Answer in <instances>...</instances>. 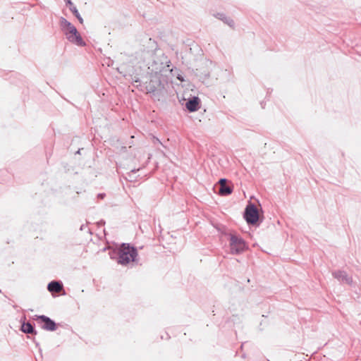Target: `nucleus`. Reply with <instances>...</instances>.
Instances as JSON below:
<instances>
[{"label": "nucleus", "mask_w": 361, "mask_h": 361, "mask_svg": "<svg viewBox=\"0 0 361 361\" xmlns=\"http://www.w3.org/2000/svg\"><path fill=\"white\" fill-rule=\"evenodd\" d=\"M59 25L68 41L77 46L83 47L85 45V42L82 39L80 32L71 22L68 21L65 18L61 17L59 20Z\"/></svg>", "instance_id": "obj_1"}, {"label": "nucleus", "mask_w": 361, "mask_h": 361, "mask_svg": "<svg viewBox=\"0 0 361 361\" xmlns=\"http://www.w3.org/2000/svg\"><path fill=\"white\" fill-rule=\"evenodd\" d=\"M161 58H165L164 54L161 57H159L153 52L147 54L145 59L147 60V68L150 74L157 75L161 73L164 70H166V68L169 67V64H164Z\"/></svg>", "instance_id": "obj_2"}, {"label": "nucleus", "mask_w": 361, "mask_h": 361, "mask_svg": "<svg viewBox=\"0 0 361 361\" xmlns=\"http://www.w3.org/2000/svg\"><path fill=\"white\" fill-rule=\"evenodd\" d=\"M137 256V251L129 245L123 244L119 250L118 263L127 264L133 262Z\"/></svg>", "instance_id": "obj_3"}, {"label": "nucleus", "mask_w": 361, "mask_h": 361, "mask_svg": "<svg viewBox=\"0 0 361 361\" xmlns=\"http://www.w3.org/2000/svg\"><path fill=\"white\" fill-rule=\"evenodd\" d=\"M230 248L232 254H239L245 251L247 246L241 238L232 235L230 238Z\"/></svg>", "instance_id": "obj_4"}, {"label": "nucleus", "mask_w": 361, "mask_h": 361, "mask_svg": "<svg viewBox=\"0 0 361 361\" xmlns=\"http://www.w3.org/2000/svg\"><path fill=\"white\" fill-rule=\"evenodd\" d=\"M245 218L247 223L254 224L259 219V214L258 210L255 205L252 204H249L246 208L245 212Z\"/></svg>", "instance_id": "obj_5"}, {"label": "nucleus", "mask_w": 361, "mask_h": 361, "mask_svg": "<svg viewBox=\"0 0 361 361\" xmlns=\"http://www.w3.org/2000/svg\"><path fill=\"white\" fill-rule=\"evenodd\" d=\"M333 276L343 283L352 285L353 278L344 271H335L332 273Z\"/></svg>", "instance_id": "obj_6"}, {"label": "nucleus", "mask_w": 361, "mask_h": 361, "mask_svg": "<svg viewBox=\"0 0 361 361\" xmlns=\"http://www.w3.org/2000/svg\"><path fill=\"white\" fill-rule=\"evenodd\" d=\"M214 190H218V193L222 196L230 195L233 188L227 185V182H218L214 187Z\"/></svg>", "instance_id": "obj_7"}, {"label": "nucleus", "mask_w": 361, "mask_h": 361, "mask_svg": "<svg viewBox=\"0 0 361 361\" xmlns=\"http://www.w3.org/2000/svg\"><path fill=\"white\" fill-rule=\"evenodd\" d=\"M37 319L44 323L42 328L47 331L56 330V324L51 319L44 315L37 316Z\"/></svg>", "instance_id": "obj_8"}, {"label": "nucleus", "mask_w": 361, "mask_h": 361, "mask_svg": "<svg viewBox=\"0 0 361 361\" xmlns=\"http://www.w3.org/2000/svg\"><path fill=\"white\" fill-rule=\"evenodd\" d=\"M185 106L190 112L197 111L200 109V99L197 97H192L186 102Z\"/></svg>", "instance_id": "obj_9"}, {"label": "nucleus", "mask_w": 361, "mask_h": 361, "mask_svg": "<svg viewBox=\"0 0 361 361\" xmlns=\"http://www.w3.org/2000/svg\"><path fill=\"white\" fill-rule=\"evenodd\" d=\"M62 285L57 281H51L48 285V290L50 292L59 293L62 289Z\"/></svg>", "instance_id": "obj_10"}, {"label": "nucleus", "mask_w": 361, "mask_h": 361, "mask_svg": "<svg viewBox=\"0 0 361 361\" xmlns=\"http://www.w3.org/2000/svg\"><path fill=\"white\" fill-rule=\"evenodd\" d=\"M215 17L220 19L221 20L224 22L226 24L228 25L230 27H233L234 25L233 20L232 19H231L230 18L225 16V15L223 13H216L215 15Z\"/></svg>", "instance_id": "obj_11"}, {"label": "nucleus", "mask_w": 361, "mask_h": 361, "mask_svg": "<svg viewBox=\"0 0 361 361\" xmlns=\"http://www.w3.org/2000/svg\"><path fill=\"white\" fill-rule=\"evenodd\" d=\"M22 331L27 334H31L34 332V329L31 324L30 323H24L22 325Z\"/></svg>", "instance_id": "obj_12"}, {"label": "nucleus", "mask_w": 361, "mask_h": 361, "mask_svg": "<svg viewBox=\"0 0 361 361\" xmlns=\"http://www.w3.org/2000/svg\"><path fill=\"white\" fill-rule=\"evenodd\" d=\"M70 10L73 12V13L75 15V16L78 19L80 23L81 24L83 23V19L80 16V13H78V11L76 8V7L75 6H71V7H70Z\"/></svg>", "instance_id": "obj_13"}, {"label": "nucleus", "mask_w": 361, "mask_h": 361, "mask_svg": "<svg viewBox=\"0 0 361 361\" xmlns=\"http://www.w3.org/2000/svg\"><path fill=\"white\" fill-rule=\"evenodd\" d=\"M64 1H66V4H68V5H69V6H70V7H71V6H74L73 5V3H72L71 0H64Z\"/></svg>", "instance_id": "obj_14"}, {"label": "nucleus", "mask_w": 361, "mask_h": 361, "mask_svg": "<svg viewBox=\"0 0 361 361\" xmlns=\"http://www.w3.org/2000/svg\"><path fill=\"white\" fill-rule=\"evenodd\" d=\"M178 79L179 80H180V81H183V80H183V78L180 75H178Z\"/></svg>", "instance_id": "obj_15"}, {"label": "nucleus", "mask_w": 361, "mask_h": 361, "mask_svg": "<svg viewBox=\"0 0 361 361\" xmlns=\"http://www.w3.org/2000/svg\"><path fill=\"white\" fill-rule=\"evenodd\" d=\"M98 196L100 197L101 198H103L104 196V194H99Z\"/></svg>", "instance_id": "obj_16"}, {"label": "nucleus", "mask_w": 361, "mask_h": 361, "mask_svg": "<svg viewBox=\"0 0 361 361\" xmlns=\"http://www.w3.org/2000/svg\"><path fill=\"white\" fill-rule=\"evenodd\" d=\"M219 180L224 181V180H227L226 178H220Z\"/></svg>", "instance_id": "obj_17"}, {"label": "nucleus", "mask_w": 361, "mask_h": 361, "mask_svg": "<svg viewBox=\"0 0 361 361\" xmlns=\"http://www.w3.org/2000/svg\"><path fill=\"white\" fill-rule=\"evenodd\" d=\"M169 63V61H165V63H166H166Z\"/></svg>", "instance_id": "obj_18"}]
</instances>
